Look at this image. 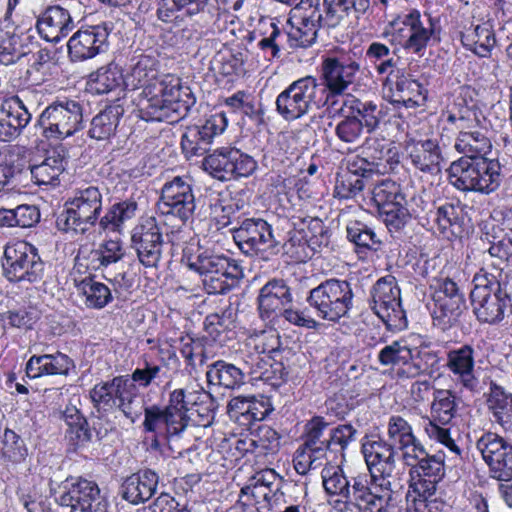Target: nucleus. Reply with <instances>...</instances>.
<instances>
[{
	"label": "nucleus",
	"mask_w": 512,
	"mask_h": 512,
	"mask_svg": "<svg viewBox=\"0 0 512 512\" xmlns=\"http://www.w3.org/2000/svg\"><path fill=\"white\" fill-rule=\"evenodd\" d=\"M125 84L142 88L141 112L146 120L176 123L194 106L196 99L190 87L173 74H160V61L155 52H135L129 59Z\"/></svg>",
	"instance_id": "f257e3e1"
},
{
	"label": "nucleus",
	"mask_w": 512,
	"mask_h": 512,
	"mask_svg": "<svg viewBox=\"0 0 512 512\" xmlns=\"http://www.w3.org/2000/svg\"><path fill=\"white\" fill-rule=\"evenodd\" d=\"M208 399V392L203 389L187 390L183 388L173 390L169 401L164 408L151 405L144 408L143 428L145 432H155L164 435L169 448L182 454L184 432L188 425V412L192 411L197 400Z\"/></svg>",
	"instance_id": "f03ea898"
},
{
	"label": "nucleus",
	"mask_w": 512,
	"mask_h": 512,
	"mask_svg": "<svg viewBox=\"0 0 512 512\" xmlns=\"http://www.w3.org/2000/svg\"><path fill=\"white\" fill-rule=\"evenodd\" d=\"M471 291L473 312L482 323L498 324L512 314V270L481 269L474 277Z\"/></svg>",
	"instance_id": "7ed1b4c3"
},
{
	"label": "nucleus",
	"mask_w": 512,
	"mask_h": 512,
	"mask_svg": "<svg viewBox=\"0 0 512 512\" xmlns=\"http://www.w3.org/2000/svg\"><path fill=\"white\" fill-rule=\"evenodd\" d=\"M90 398L98 412L118 409L131 423L142 414L143 397L129 376H117L110 381L96 384L90 391Z\"/></svg>",
	"instance_id": "20e7f679"
},
{
	"label": "nucleus",
	"mask_w": 512,
	"mask_h": 512,
	"mask_svg": "<svg viewBox=\"0 0 512 512\" xmlns=\"http://www.w3.org/2000/svg\"><path fill=\"white\" fill-rule=\"evenodd\" d=\"M268 25L269 29L263 32L257 45L270 59L280 57L285 42L292 48L311 46L316 40L318 28L324 26V20L321 11L312 10V13L304 14L297 25L291 23L288 31H282L272 21Z\"/></svg>",
	"instance_id": "39448f33"
},
{
	"label": "nucleus",
	"mask_w": 512,
	"mask_h": 512,
	"mask_svg": "<svg viewBox=\"0 0 512 512\" xmlns=\"http://www.w3.org/2000/svg\"><path fill=\"white\" fill-rule=\"evenodd\" d=\"M276 110L286 121H294L312 109L327 105L325 89L313 76L293 81L276 98Z\"/></svg>",
	"instance_id": "423d86ee"
},
{
	"label": "nucleus",
	"mask_w": 512,
	"mask_h": 512,
	"mask_svg": "<svg viewBox=\"0 0 512 512\" xmlns=\"http://www.w3.org/2000/svg\"><path fill=\"white\" fill-rule=\"evenodd\" d=\"M188 266L203 276V287L208 294L228 292L242 273L235 260L211 249L198 253Z\"/></svg>",
	"instance_id": "0eeeda50"
},
{
	"label": "nucleus",
	"mask_w": 512,
	"mask_h": 512,
	"mask_svg": "<svg viewBox=\"0 0 512 512\" xmlns=\"http://www.w3.org/2000/svg\"><path fill=\"white\" fill-rule=\"evenodd\" d=\"M353 298V289L347 280L331 278L311 289L306 300L318 317L338 322L352 309Z\"/></svg>",
	"instance_id": "6e6552de"
},
{
	"label": "nucleus",
	"mask_w": 512,
	"mask_h": 512,
	"mask_svg": "<svg viewBox=\"0 0 512 512\" xmlns=\"http://www.w3.org/2000/svg\"><path fill=\"white\" fill-rule=\"evenodd\" d=\"M102 210V194L95 186L78 189L66 202L65 210L57 218V226L65 232L84 234L95 225Z\"/></svg>",
	"instance_id": "1a4fd4ad"
},
{
	"label": "nucleus",
	"mask_w": 512,
	"mask_h": 512,
	"mask_svg": "<svg viewBox=\"0 0 512 512\" xmlns=\"http://www.w3.org/2000/svg\"><path fill=\"white\" fill-rule=\"evenodd\" d=\"M457 413L458 399L455 393L449 389H437L433 393L430 416L423 417V430L431 441L444 445L459 456L461 450L452 439L448 427Z\"/></svg>",
	"instance_id": "9d476101"
},
{
	"label": "nucleus",
	"mask_w": 512,
	"mask_h": 512,
	"mask_svg": "<svg viewBox=\"0 0 512 512\" xmlns=\"http://www.w3.org/2000/svg\"><path fill=\"white\" fill-rule=\"evenodd\" d=\"M36 127L48 141H61L83 127V108L75 100L55 101L39 115Z\"/></svg>",
	"instance_id": "9b49d317"
},
{
	"label": "nucleus",
	"mask_w": 512,
	"mask_h": 512,
	"mask_svg": "<svg viewBox=\"0 0 512 512\" xmlns=\"http://www.w3.org/2000/svg\"><path fill=\"white\" fill-rule=\"evenodd\" d=\"M5 277L11 282L35 283L41 280L44 263L38 250L26 241L8 243L2 263Z\"/></svg>",
	"instance_id": "f8f14e48"
},
{
	"label": "nucleus",
	"mask_w": 512,
	"mask_h": 512,
	"mask_svg": "<svg viewBox=\"0 0 512 512\" xmlns=\"http://www.w3.org/2000/svg\"><path fill=\"white\" fill-rule=\"evenodd\" d=\"M56 500L70 512H107L108 502L98 485L81 477L67 478L59 486Z\"/></svg>",
	"instance_id": "ddd939ff"
},
{
	"label": "nucleus",
	"mask_w": 512,
	"mask_h": 512,
	"mask_svg": "<svg viewBox=\"0 0 512 512\" xmlns=\"http://www.w3.org/2000/svg\"><path fill=\"white\" fill-rule=\"evenodd\" d=\"M202 166L213 178L224 182L249 177L256 170L257 162L237 148L221 147L208 154Z\"/></svg>",
	"instance_id": "4468645a"
},
{
	"label": "nucleus",
	"mask_w": 512,
	"mask_h": 512,
	"mask_svg": "<svg viewBox=\"0 0 512 512\" xmlns=\"http://www.w3.org/2000/svg\"><path fill=\"white\" fill-rule=\"evenodd\" d=\"M400 295L397 280L392 275L378 279L371 290V308L388 329L399 330L407 325Z\"/></svg>",
	"instance_id": "2eb2a0df"
},
{
	"label": "nucleus",
	"mask_w": 512,
	"mask_h": 512,
	"mask_svg": "<svg viewBox=\"0 0 512 512\" xmlns=\"http://www.w3.org/2000/svg\"><path fill=\"white\" fill-rule=\"evenodd\" d=\"M360 63L350 54L328 57L321 65V86L325 89L327 104L334 105L335 97L344 95L356 81Z\"/></svg>",
	"instance_id": "dca6fc26"
},
{
	"label": "nucleus",
	"mask_w": 512,
	"mask_h": 512,
	"mask_svg": "<svg viewBox=\"0 0 512 512\" xmlns=\"http://www.w3.org/2000/svg\"><path fill=\"white\" fill-rule=\"evenodd\" d=\"M392 483L389 481L370 479L366 475L352 478V493L345 509L355 507L358 512H384L392 506Z\"/></svg>",
	"instance_id": "f3484780"
},
{
	"label": "nucleus",
	"mask_w": 512,
	"mask_h": 512,
	"mask_svg": "<svg viewBox=\"0 0 512 512\" xmlns=\"http://www.w3.org/2000/svg\"><path fill=\"white\" fill-rule=\"evenodd\" d=\"M433 301V319L442 329L457 323L465 309L464 294L457 283L448 277L435 281Z\"/></svg>",
	"instance_id": "a211bd4d"
},
{
	"label": "nucleus",
	"mask_w": 512,
	"mask_h": 512,
	"mask_svg": "<svg viewBox=\"0 0 512 512\" xmlns=\"http://www.w3.org/2000/svg\"><path fill=\"white\" fill-rule=\"evenodd\" d=\"M195 208V196L187 177L176 176L163 185L158 202L161 214L177 217L185 223L192 218Z\"/></svg>",
	"instance_id": "6ab92c4d"
},
{
	"label": "nucleus",
	"mask_w": 512,
	"mask_h": 512,
	"mask_svg": "<svg viewBox=\"0 0 512 512\" xmlns=\"http://www.w3.org/2000/svg\"><path fill=\"white\" fill-rule=\"evenodd\" d=\"M476 448L488 465L491 476L500 481L512 479V445L503 437L488 432L476 442Z\"/></svg>",
	"instance_id": "aec40b11"
},
{
	"label": "nucleus",
	"mask_w": 512,
	"mask_h": 512,
	"mask_svg": "<svg viewBox=\"0 0 512 512\" xmlns=\"http://www.w3.org/2000/svg\"><path fill=\"white\" fill-rule=\"evenodd\" d=\"M131 244L143 266L147 268L158 266L162 257L163 236L154 217L142 219L133 228Z\"/></svg>",
	"instance_id": "412c9836"
},
{
	"label": "nucleus",
	"mask_w": 512,
	"mask_h": 512,
	"mask_svg": "<svg viewBox=\"0 0 512 512\" xmlns=\"http://www.w3.org/2000/svg\"><path fill=\"white\" fill-rule=\"evenodd\" d=\"M232 232L235 243L247 255L268 252L278 245L272 226L261 218L245 219Z\"/></svg>",
	"instance_id": "4be33fe9"
},
{
	"label": "nucleus",
	"mask_w": 512,
	"mask_h": 512,
	"mask_svg": "<svg viewBox=\"0 0 512 512\" xmlns=\"http://www.w3.org/2000/svg\"><path fill=\"white\" fill-rule=\"evenodd\" d=\"M362 453L370 476L373 479L389 481L397 480L396 448L381 438L366 437L362 443Z\"/></svg>",
	"instance_id": "5701e85b"
},
{
	"label": "nucleus",
	"mask_w": 512,
	"mask_h": 512,
	"mask_svg": "<svg viewBox=\"0 0 512 512\" xmlns=\"http://www.w3.org/2000/svg\"><path fill=\"white\" fill-rule=\"evenodd\" d=\"M405 153L406 161L422 175H438L445 161L443 148L436 138L406 141Z\"/></svg>",
	"instance_id": "b1692460"
},
{
	"label": "nucleus",
	"mask_w": 512,
	"mask_h": 512,
	"mask_svg": "<svg viewBox=\"0 0 512 512\" xmlns=\"http://www.w3.org/2000/svg\"><path fill=\"white\" fill-rule=\"evenodd\" d=\"M113 29L111 22L89 26L73 34L67 47L72 61H84L99 54Z\"/></svg>",
	"instance_id": "393cba45"
},
{
	"label": "nucleus",
	"mask_w": 512,
	"mask_h": 512,
	"mask_svg": "<svg viewBox=\"0 0 512 512\" xmlns=\"http://www.w3.org/2000/svg\"><path fill=\"white\" fill-rule=\"evenodd\" d=\"M445 367L462 389L477 392L479 379L475 374V349L472 345L463 344L448 350Z\"/></svg>",
	"instance_id": "a878e982"
},
{
	"label": "nucleus",
	"mask_w": 512,
	"mask_h": 512,
	"mask_svg": "<svg viewBox=\"0 0 512 512\" xmlns=\"http://www.w3.org/2000/svg\"><path fill=\"white\" fill-rule=\"evenodd\" d=\"M124 255L125 250L120 240H106L96 249H79L75 257L74 270L79 273L104 270L109 265L119 262Z\"/></svg>",
	"instance_id": "bb28decb"
},
{
	"label": "nucleus",
	"mask_w": 512,
	"mask_h": 512,
	"mask_svg": "<svg viewBox=\"0 0 512 512\" xmlns=\"http://www.w3.org/2000/svg\"><path fill=\"white\" fill-rule=\"evenodd\" d=\"M384 89V97L397 108L414 109L424 105L426 101L423 86L404 75H396L395 80L388 76L384 82Z\"/></svg>",
	"instance_id": "cd10ccee"
},
{
	"label": "nucleus",
	"mask_w": 512,
	"mask_h": 512,
	"mask_svg": "<svg viewBox=\"0 0 512 512\" xmlns=\"http://www.w3.org/2000/svg\"><path fill=\"white\" fill-rule=\"evenodd\" d=\"M403 24L408 29V36L402 47L413 54L423 56L430 42L439 40L434 20L430 16L422 17L417 10L406 15Z\"/></svg>",
	"instance_id": "c85d7f7f"
},
{
	"label": "nucleus",
	"mask_w": 512,
	"mask_h": 512,
	"mask_svg": "<svg viewBox=\"0 0 512 512\" xmlns=\"http://www.w3.org/2000/svg\"><path fill=\"white\" fill-rule=\"evenodd\" d=\"M222 116H212L202 126H190L181 138V148L187 158L206 154L216 135L223 131L218 122H224Z\"/></svg>",
	"instance_id": "c756f323"
},
{
	"label": "nucleus",
	"mask_w": 512,
	"mask_h": 512,
	"mask_svg": "<svg viewBox=\"0 0 512 512\" xmlns=\"http://www.w3.org/2000/svg\"><path fill=\"white\" fill-rule=\"evenodd\" d=\"M373 173L371 164L363 158L348 162L346 171L337 174L334 196L350 199L357 196L365 187V179Z\"/></svg>",
	"instance_id": "7c9ffc66"
},
{
	"label": "nucleus",
	"mask_w": 512,
	"mask_h": 512,
	"mask_svg": "<svg viewBox=\"0 0 512 512\" xmlns=\"http://www.w3.org/2000/svg\"><path fill=\"white\" fill-rule=\"evenodd\" d=\"M303 227L299 234H303L304 241L299 240L296 251L292 252V257L297 261L304 262L311 258L315 252L327 248L330 243V233L323 221L319 218L303 219Z\"/></svg>",
	"instance_id": "2f4dec72"
},
{
	"label": "nucleus",
	"mask_w": 512,
	"mask_h": 512,
	"mask_svg": "<svg viewBox=\"0 0 512 512\" xmlns=\"http://www.w3.org/2000/svg\"><path fill=\"white\" fill-rule=\"evenodd\" d=\"M36 27L44 40L58 43L70 33L74 23L68 10L55 5L48 7L38 17Z\"/></svg>",
	"instance_id": "473e14b6"
},
{
	"label": "nucleus",
	"mask_w": 512,
	"mask_h": 512,
	"mask_svg": "<svg viewBox=\"0 0 512 512\" xmlns=\"http://www.w3.org/2000/svg\"><path fill=\"white\" fill-rule=\"evenodd\" d=\"M290 288L283 279L268 281L259 291L258 309L262 319H268L281 312L292 302Z\"/></svg>",
	"instance_id": "72a5a7b5"
},
{
	"label": "nucleus",
	"mask_w": 512,
	"mask_h": 512,
	"mask_svg": "<svg viewBox=\"0 0 512 512\" xmlns=\"http://www.w3.org/2000/svg\"><path fill=\"white\" fill-rule=\"evenodd\" d=\"M75 368L74 361L64 353L33 355L26 363V374L29 378L50 375H68Z\"/></svg>",
	"instance_id": "f704fd0d"
},
{
	"label": "nucleus",
	"mask_w": 512,
	"mask_h": 512,
	"mask_svg": "<svg viewBox=\"0 0 512 512\" xmlns=\"http://www.w3.org/2000/svg\"><path fill=\"white\" fill-rule=\"evenodd\" d=\"M158 480V475L150 469L132 474L122 484V497L132 504L144 503L155 494Z\"/></svg>",
	"instance_id": "c9c22d12"
},
{
	"label": "nucleus",
	"mask_w": 512,
	"mask_h": 512,
	"mask_svg": "<svg viewBox=\"0 0 512 512\" xmlns=\"http://www.w3.org/2000/svg\"><path fill=\"white\" fill-rule=\"evenodd\" d=\"M343 106L346 107L351 114L360 118L363 122V128H366L368 133H372L379 128L388 112V107L383 103L370 100L363 101L352 95H348L344 99Z\"/></svg>",
	"instance_id": "e433bc0d"
},
{
	"label": "nucleus",
	"mask_w": 512,
	"mask_h": 512,
	"mask_svg": "<svg viewBox=\"0 0 512 512\" xmlns=\"http://www.w3.org/2000/svg\"><path fill=\"white\" fill-rule=\"evenodd\" d=\"M461 42L480 57H488L496 45L495 32L490 21L472 25L461 33Z\"/></svg>",
	"instance_id": "4c0bfd02"
},
{
	"label": "nucleus",
	"mask_w": 512,
	"mask_h": 512,
	"mask_svg": "<svg viewBox=\"0 0 512 512\" xmlns=\"http://www.w3.org/2000/svg\"><path fill=\"white\" fill-rule=\"evenodd\" d=\"M325 13L322 14L324 26L336 27L346 17L353 14L356 18L365 14L370 7V0H323Z\"/></svg>",
	"instance_id": "58836bf2"
},
{
	"label": "nucleus",
	"mask_w": 512,
	"mask_h": 512,
	"mask_svg": "<svg viewBox=\"0 0 512 512\" xmlns=\"http://www.w3.org/2000/svg\"><path fill=\"white\" fill-rule=\"evenodd\" d=\"M324 491L329 496L339 497L338 502L345 506L351 498L352 480H349L340 466H325L321 471Z\"/></svg>",
	"instance_id": "ea45409f"
},
{
	"label": "nucleus",
	"mask_w": 512,
	"mask_h": 512,
	"mask_svg": "<svg viewBox=\"0 0 512 512\" xmlns=\"http://www.w3.org/2000/svg\"><path fill=\"white\" fill-rule=\"evenodd\" d=\"M478 158H460L451 163L448 169L450 183L461 191H475L479 170H477Z\"/></svg>",
	"instance_id": "a19ab883"
},
{
	"label": "nucleus",
	"mask_w": 512,
	"mask_h": 512,
	"mask_svg": "<svg viewBox=\"0 0 512 512\" xmlns=\"http://www.w3.org/2000/svg\"><path fill=\"white\" fill-rule=\"evenodd\" d=\"M74 282L78 294L88 308L102 309L112 300L109 287L94 280L90 275L80 280L75 278Z\"/></svg>",
	"instance_id": "79ce46f5"
},
{
	"label": "nucleus",
	"mask_w": 512,
	"mask_h": 512,
	"mask_svg": "<svg viewBox=\"0 0 512 512\" xmlns=\"http://www.w3.org/2000/svg\"><path fill=\"white\" fill-rule=\"evenodd\" d=\"M206 377L209 384L235 389L244 383V372L232 363L218 360L208 366Z\"/></svg>",
	"instance_id": "37998d69"
},
{
	"label": "nucleus",
	"mask_w": 512,
	"mask_h": 512,
	"mask_svg": "<svg viewBox=\"0 0 512 512\" xmlns=\"http://www.w3.org/2000/svg\"><path fill=\"white\" fill-rule=\"evenodd\" d=\"M64 170V158L57 151H52L41 163L30 166L31 177L37 185H56Z\"/></svg>",
	"instance_id": "c03bdc74"
},
{
	"label": "nucleus",
	"mask_w": 512,
	"mask_h": 512,
	"mask_svg": "<svg viewBox=\"0 0 512 512\" xmlns=\"http://www.w3.org/2000/svg\"><path fill=\"white\" fill-rule=\"evenodd\" d=\"M328 427L329 423L321 416H314L305 424L304 442L301 446L316 453V458H321L329 450V434L325 435Z\"/></svg>",
	"instance_id": "a18cd8bd"
},
{
	"label": "nucleus",
	"mask_w": 512,
	"mask_h": 512,
	"mask_svg": "<svg viewBox=\"0 0 512 512\" xmlns=\"http://www.w3.org/2000/svg\"><path fill=\"white\" fill-rule=\"evenodd\" d=\"M125 83L121 68L114 63L100 67L89 76L88 85L96 94H106Z\"/></svg>",
	"instance_id": "49530a36"
},
{
	"label": "nucleus",
	"mask_w": 512,
	"mask_h": 512,
	"mask_svg": "<svg viewBox=\"0 0 512 512\" xmlns=\"http://www.w3.org/2000/svg\"><path fill=\"white\" fill-rule=\"evenodd\" d=\"M123 113L121 106H109L91 121L89 135L96 140H107L116 132L120 117Z\"/></svg>",
	"instance_id": "de8ad7c7"
},
{
	"label": "nucleus",
	"mask_w": 512,
	"mask_h": 512,
	"mask_svg": "<svg viewBox=\"0 0 512 512\" xmlns=\"http://www.w3.org/2000/svg\"><path fill=\"white\" fill-rule=\"evenodd\" d=\"M211 0H161L157 14L164 22L172 20L175 12H181L186 16H196L204 13Z\"/></svg>",
	"instance_id": "09e8293b"
},
{
	"label": "nucleus",
	"mask_w": 512,
	"mask_h": 512,
	"mask_svg": "<svg viewBox=\"0 0 512 512\" xmlns=\"http://www.w3.org/2000/svg\"><path fill=\"white\" fill-rule=\"evenodd\" d=\"M454 146L463 158L485 157L492 148L490 139L478 130L459 134Z\"/></svg>",
	"instance_id": "8fccbe9b"
},
{
	"label": "nucleus",
	"mask_w": 512,
	"mask_h": 512,
	"mask_svg": "<svg viewBox=\"0 0 512 512\" xmlns=\"http://www.w3.org/2000/svg\"><path fill=\"white\" fill-rule=\"evenodd\" d=\"M487 404L495 421L501 426L506 427L512 423V394L507 393L502 387L492 384Z\"/></svg>",
	"instance_id": "3c124183"
},
{
	"label": "nucleus",
	"mask_w": 512,
	"mask_h": 512,
	"mask_svg": "<svg viewBox=\"0 0 512 512\" xmlns=\"http://www.w3.org/2000/svg\"><path fill=\"white\" fill-rule=\"evenodd\" d=\"M378 360L383 366H399V375L400 370L407 369L412 364L413 348L405 340L393 341L380 350Z\"/></svg>",
	"instance_id": "603ef678"
},
{
	"label": "nucleus",
	"mask_w": 512,
	"mask_h": 512,
	"mask_svg": "<svg viewBox=\"0 0 512 512\" xmlns=\"http://www.w3.org/2000/svg\"><path fill=\"white\" fill-rule=\"evenodd\" d=\"M477 170H479V175L477 176V181H475L477 186L476 192L489 194L499 187L501 166L497 160L478 157Z\"/></svg>",
	"instance_id": "864d4df0"
},
{
	"label": "nucleus",
	"mask_w": 512,
	"mask_h": 512,
	"mask_svg": "<svg viewBox=\"0 0 512 512\" xmlns=\"http://www.w3.org/2000/svg\"><path fill=\"white\" fill-rule=\"evenodd\" d=\"M136 210L137 203L134 201L126 200L115 203L99 220V226L105 231H118L126 221L135 216Z\"/></svg>",
	"instance_id": "5fc2aeb1"
},
{
	"label": "nucleus",
	"mask_w": 512,
	"mask_h": 512,
	"mask_svg": "<svg viewBox=\"0 0 512 512\" xmlns=\"http://www.w3.org/2000/svg\"><path fill=\"white\" fill-rule=\"evenodd\" d=\"M397 49H391L384 43L372 42L366 50V58L374 64L379 75L392 76L397 67V60L392 55L397 54Z\"/></svg>",
	"instance_id": "6e6d98bb"
},
{
	"label": "nucleus",
	"mask_w": 512,
	"mask_h": 512,
	"mask_svg": "<svg viewBox=\"0 0 512 512\" xmlns=\"http://www.w3.org/2000/svg\"><path fill=\"white\" fill-rule=\"evenodd\" d=\"M372 200L378 208V211L406 201V197L402 191L400 184L385 179L376 184L372 190Z\"/></svg>",
	"instance_id": "4d7b16f0"
},
{
	"label": "nucleus",
	"mask_w": 512,
	"mask_h": 512,
	"mask_svg": "<svg viewBox=\"0 0 512 512\" xmlns=\"http://www.w3.org/2000/svg\"><path fill=\"white\" fill-rule=\"evenodd\" d=\"M489 256L494 259L484 269L495 273V268H502L503 271H509L507 260L512 256V230L503 236H493L491 246L488 250Z\"/></svg>",
	"instance_id": "13d9d810"
},
{
	"label": "nucleus",
	"mask_w": 512,
	"mask_h": 512,
	"mask_svg": "<svg viewBox=\"0 0 512 512\" xmlns=\"http://www.w3.org/2000/svg\"><path fill=\"white\" fill-rule=\"evenodd\" d=\"M346 232L348 240L354 243L359 251H378L381 248V240L373 229L364 223L358 221L352 222L347 226Z\"/></svg>",
	"instance_id": "bf43d9fd"
},
{
	"label": "nucleus",
	"mask_w": 512,
	"mask_h": 512,
	"mask_svg": "<svg viewBox=\"0 0 512 512\" xmlns=\"http://www.w3.org/2000/svg\"><path fill=\"white\" fill-rule=\"evenodd\" d=\"M24 168V159L18 149L0 151V191L13 182Z\"/></svg>",
	"instance_id": "052dcab7"
},
{
	"label": "nucleus",
	"mask_w": 512,
	"mask_h": 512,
	"mask_svg": "<svg viewBox=\"0 0 512 512\" xmlns=\"http://www.w3.org/2000/svg\"><path fill=\"white\" fill-rule=\"evenodd\" d=\"M433 222L444 236H455L461 231L460 209L451 203H445L436 209Z\"/></svg>",
	"instance_id": "680f3d73"
},
{
	"label": "nucleus",
	"mask_w": 512,
	"mask_h": 512,
	"mask_svg": "<svg viewBox=\"0 0 512 512\" xmlns=\"http://www.w3.org/2000/svg\"><path fill=\"white\" fill-rule=\"evenodd\" d=\"M0 110L3 111L8 122L13 124V129L17 130V136L21 134L31 120V114L18 96L6 99L1 104Z\"/></svg>",
	"instance_id": "e2e57ef3"
},
{
	"label": "nucleus",
	"mask_w": 512,
	"mask_h": 512,
	"mask_svg": "<svg viewBox=\"0 0 512 512\" xmlns=\"http://www.w3.org/2000/svg\"><path fill=\"white\" fill-rule=\"evenodd\" d=\"M387 435L391 445L408 446L411 442H416V436L412 426L400 415H392L387 423Z\"/></svg>",
	"instance_id": "0e129e2a"
},
{
	"label": "nucleus",
	"mask_w": 512,
	"mask_h": 512,
	"mask_svg": "<svg viewBox=\"0 0 512 512\" xmlns=\"http://www.w3.org/2000/svg\"><path fill=\"white\" fill-rule=\"evenodd\" d=\"M363 133V122L353 114L345 116L335 126L336 136L341 142L346 144L358 143Z\"/></svg>",
	"instance_id": "69168bd1"
},
{
	"label": "nucleus",
	"mask_w": 512,
	"mask_h": 512,
	"mask_svg": "<svg viewBox=\"0 0 512 512\" xmlns=\"http://www.w3.org/2000/svg\"><path fill=\"white\" fill-rule=\"evenodd\" d=\"M438 362L437 353L423 349L413 348V360L407 369L399 372L400 377L414 378L427 371Z\"/></svg>",
	"instance_id": "338daca9"
},
{
	"label": "nucleus",
	"mask_w": 512,
	"mask_h": 512,
	"mask_svg": "<svg viewBox=\"0 0 512 512\" xmlns=\"http://www.w3.org/2000/svg\"><path fill=\"white\" fill-rule=\"evenodd\" d=\"M407 201L387 206V208L378 211L379 215L389 229V231H399L405 227L411 218V214L406 207Z\"/></svg>",
	"instance_id": "774afa93"
}]
</instances>
